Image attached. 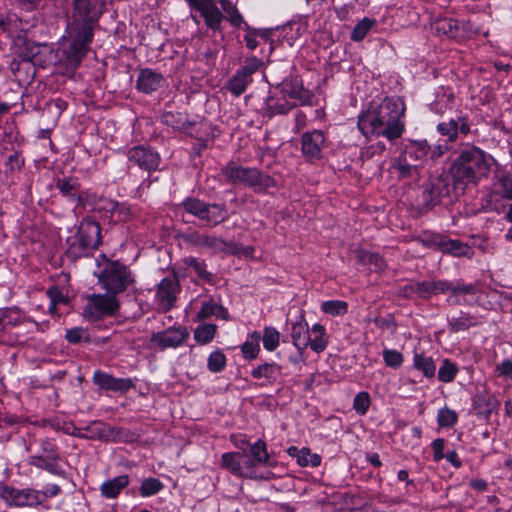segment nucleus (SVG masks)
Returning <instances> with one entry per match:
<instances>
[{"mask_svg": "<svg viewBox=\"0 0 512 512\" xmlns=\"http://www.w3.org/2000/svg\"><path fill=\"white\" fill-rule=\"evenodd\" d=\"M74 9L59 48V61L74 71L87 55L94 37V28L104 12L102 0H74Z\"/></svg>", "mask_w": 512, "mask_h": 512, "instance_id": "obj_1", "label": "nucleus"}, {"mask_svg": "<svg viewBox=\"0 0 512 512\" xmlns=\"http://www.w3.org/2000/svg\"><path fill=\"white\" fill-rule=\"evenodd\" d=\"M405 103L399 97H385L379 104L358 116L357 127L366 136L384 137L388 141L401 138L405 132Z\"/></svg>", "mask_w": 512, "mask_h": 512, "instance_id": "obj_2", "label": "nucleus"}, {"mask_svg": "<svg viewBox=\"0 0 512 512\" xmlns=\"http://www.w3.org/2000/svg\"><path fill=\"white\" fill-rule=\"evenodd\" d=\"M488 171L485 152L476 146L462 149L447 170L460 192H464L469 183L478 182Z\"/></svg>", "mask_w": 512, "mask_h": 512, "instance_id": "obj_3", "label": "nucleus"}, {"mask_svg": "<svg viewBox=\"0 0 512 512\" xmlns=\"http://www.w3.org/2000/svg\"><path fill=\"white\" fill-rule=\"evenodd\" d=\"M221 175L227 183L243 185L253 189L257 194H269V190L277 187V181L271 175L255 167L242 166L230 160L221 167Z\"/></svg>", "mask_w": 512, "mask_h": 512, "instance_id": "obj_4", "label": "nucleus"}, {"mask_svg": "<svg viewBox=\"0 0 512 512\" xmlns=\"http://www.w3.org/2000/svg\"><path fill=\"white\" fill-rule=\"evenodd\" d=\"M458 191H460L459 188L447 171H443L438 176H430L423 185L422 205L426 209H431L442 203L444 199L452 202V199L458 196Z\"/></svg>", "mask_w": 512, "mask_h": 512, "instance_id": "obj_5", "label": "nucleus"}, {"mask_svg": "<svg viewBox=\"0 0 512 512\" xmlns=\"http://www.w3.org/2000/svg\"><path fill=\"white\" fill-rule=\"evenodd\" d=\"M182 205L185 212L198 218L211 228L226 222L230 217L228 206L225 202L210 203L195 197H188L183 201Z\"/></svg>", "mask_w": 512, "mask_h": 512, "instance_id": "obj_6", "label": "nucleus"}, {"mask_svg": "<svg viewBox=\"0 0 512 512\" xmlns=\"http://www.w3.org/2000/svg\"><path fill=\"white\" fill-rule=\"evenodd\" d=\"M101 229L97 222L91 219H84L78 228L77 233L68 238V253L74 258L89 255L100 244Z\"/></svg>", "mask_w": 512, "mask_h": 512, "instance_id": "obj_7", "label": "nucleus"}, {"mask_svg": "<svg viewBox=\"0 0 512 512\" xmlns=\"http://www.w3.org/2000/svg\"><path fill=\"white\" fill-rule=\"evenodd\" d=\"M300 151L304 161L317 165L326 159V151L331 146L328 133L322 129H311L300 135Z\"/></svg>", "mask_w": 512, "mask_h": 512, "instance_id": "obj_8", "label": "nucleus"}, {"mask_svg": "<svg viewBox=\"0 0 512 512\" xmlns=\"http://www.w3.org/2000/svg\"><path fill=\"white\" fill-rule=\"evenodd\" d=\"M448 150L447 143L431 146L426 139H406L402 143L400 155L422 168L425 162L436 161Z\"/></svg>", "mask_w": 512, "mask_h": 512, "instance_id": "obj_9", "label": "nucleus"}, {"mask_svg": "<svg viewBox=\"0 0 512 512\" xmlns=\"http://www.w3.org/2000/svg\"><path fill=\"white\" fill-rule=\"evenodd\" d=\"M95 275L102 287L114 296L123 292L133 282L127 267L117 261H107L104 268H99Z\"/></svg>", "mask_w": 512, "mask_h": 512, "instance_id": "obj_10", "label": "nucleus"}, {"mask_svg": "<svg viewBox=\"0 0 512 512\" xmlns=\"http://www.w3.org/2000/svg\"><path fill=\"white\" fill-rule=\"evenodd\" d=\"M275 88L282 93L284 97L298 106H312L314 93L305 88L303 81L299 76H286L282 81L278 82Z\"/></svg>", "mask_w": 512, "mask_h": 512, "instance_id": "obj_11", "label": "nucleus"}, {"mask_svg": "<svg viewBox=\"0 0 512 512\" xmlns=\"http://www.w3.org/2000/svg\"><path fill=\"white\" fill-rule=\"evenodd\" d=\"M263 62L255 57H248L228 80L226 89L235 97L241 96L253 83V75L259 70Z\"/></svg>", "mask_w": 512, "mask_h": 512, "instance_id": "obj_12", "label": "nucleus"}, {"mask_svg": "<svg viewBox=\"0 0 512 512\" xmlns=\"http://www.w3.org/2000/svg\"><path fill=\"white\" fill-rule=\"evenodd\" d=\"M119 303L116 297L108 294H92L87 297L84 316L90 321L100 320L117 312Z\"/></svg>", "mask_w": 512, "mask_h": 512, "instance_id": "obj_13", "label": "nucleus"}, {"mask_svg": "<svg viewBox=\"0 0 512 512\" xmlns=\"http://www.w3.org/2000/svg\"><path fill=\"white\" fill-rule=\"evenodd\" d=\"M41 451L42 454L30 456L28 463L37 468L46 470L52 475L59 477L65 476V470L59 464L60 456L57 452L56 445L51 440H42Z\"/></svg>", "mask_w": 512, "mask_h": 512, "instance_id": "obj_14", "label": "nucleus"}, {"mask_svg": "<svg viewBox=\"0 0 512 512\" xmlns=\"http://www.w3.org/2000/svg\"><path fill=\"white\" fill-rule=\"evenodd\" d=\"M450 293L447 298L449 305H462V306H473L478 303L476 298L477 293L480 291L479 286L476 283H465L463 280H448Z\"/></svg>", "mask_w": 512, "mask_h": 512, "instance_id": "obj_15", "label": "nucleus"}, {"mask_svg": "<svg viewBox=\"0 0 512 512\" xmlns=\"http://www.w3.org/2000/svg\"><path fill=\"white\" fill-rule=\"evenodd\" d=\"M295 108L290 100L282 95L275 87L268 92L267 97L264 99L263 106L260 113L264 118L271 120L278 115H287Z\"/></svg>", "mask_w": 512, "mask_h": 512, "instance_id": "obj_16", "label": "nucleus"}, {"mask_svg": "<svg viewBox=\"0 0 512 512\" xmlns=\"http://www.w3.org/2000/svg\"><path fill=\"white\" fill-rule=\"evenodd\" d=\"M189 7L200 13L209 29L221 31L224 16L213 0H189Z\"/></svg>", "mask_w": 512, "mask_h": 512, "instance_id": "obj_17", "label": "nucleus"}, {"mask_svg": "<svg viewBox=\"0 0 512 512\" xmlns=\"http://www.w3.org/2000/svg\"><path fill=\"white\" fill-rule=\"evenodd\" d=\"M181 292L178 278L173 273L162 277V313H167L175 306L177 295Z\"/></svg>", "mask_w": 512, "mask_h": 512, "instance_id": "obj_18", "label": "nucleus"}, {"mask_svg": "<svg viewBox=\"0 0 512 512\" xmlns=\"http://www.w3.org/2000/svg\"><path fill=\"white\" fill-rule=\"evenodd\" d=\"M450 289L447 279L416 281L417 299L430 300L433 296L447 294Z\"/></svg>", "mask_w": 512, "mask_h": 512, "instance_id": "obj_19", "label": "nucleus"}, {"mask_svg": "<svg viewBox=\"0 0 512 512\" xmlns=\"http://www.w3.org/2000/svg\"><path fill=\"white\" fill-rule=\"evenodd\" d=\"M128 159L131 163L138 165L147 171L155 170L158 166L159 156L144 147H133L128 151Z\"/></svg>", "mask_w": 512, "mask_h": 512, "instance_id": "obj_20", "label": "nucleus"}, {"mask_svg": "<svg viewBox=\"0 0 512 512\" xmlns=\"http://www.w3.org/2000/svg\"><path fill=\"white\" fill-rule=\"evenodd\" d=\"M95 384L101 389L114 392H126L132 387V381L129 378H116L108 373L96 371L93 376Z\"/></svg>", "mask_w": 512, "mask_h": 512, "instance_id": "obj_21", "label": "nucleus"}, {"mask_svg": "<svg viewBox=\"0 0 512 512\" xmlns=\"http://www.w3.org/2000/svg\"><path fill=\"white\" fill-rule=\"evenodd\" d=\"M250 374L253 379L264 380L261 386L273 385L282 374V366L274 361L264 362L254 367Z\"/></svg>", "mask_w": 512, "mask_h": 512, "instance_id": "obj_22", "label": "nucleus"}, {"mask_svg": "<svg viewBox=\"0 0 512 512\" xmlns=\"http://www.w3.org/2000/svg\"><path fill=\"white\" fill-rule=\"evenodd\" d=\"M162 124L190 136H194L195 126L197 125L196 122L189 121L187 115L181 112H162Z\"/></svg>", "mask_w": 512, "mask_h": 512, "instance_id": "obj_23", "label": "nucleus"}, {"mask_svg": "<svg viewBox=\"0 0 512 512\" xmlns=\"http://www.w3.org/2000/svg\"><path fill=\"white\" fill-rule=\"evenodd\" d=\"M391 168L396 173L398 180L414 181L420 176V169L418 164H415L399 154L391 164Z\"/></svg>", "mask_w": 512, "mask_h": 512, "instance_id": "obj_24", "label": "nucleus"}, {"mask_svg": "<svg viewBox=\"0 0 512 512\" xmlns=\"http://www.w3.org/2000/svg\"><path fill=\"white\" fill-rule=\"evenodd\" d=\"M286 452L290 457L295 458L301 467H318L322 461V457L317 453H312L309 447L290 446Z\"/></svg>", "mask_w": 512, "mask_h": 512, "instance_id": "obj_25", "label": "nucleus"}, {"mask_svg": "<svg viewBox=\"0 0 512 512\" xmlns=\"http://www.w3.org/2000/svg\"><path fill=\"white\" fill-rule=\"evenodd\" d=\"M356 261L359 265L371 267L375 273H383L387 269V263L383 256L377 252L359 249L356 251Z\"/></svg>", "mask_w": 512, "mask_h": 512, "instance_id": "obj_26", "label": "nucleus"}, {"mask_svg": "<svg viewBox=\"0 0 512 512\" xmlns=\"http://www.w3.org/2000/svg\"><path fill=\"white\" fill-rule=\"evenodd\" d=\"M412 367L421 372L427 379H433L437 370L433 357L426 355L423 351L417 350L413 351Z\"/></svg>", "mask_w": 512, "mask_h": 512, "instance_id": "obj_27", "label": "nucleus"}, {"mask_svg": "<svg viewBox=\"0 0 512 512\" xmlns=\"http://www.w3.org/2000/svg\"><path fill=\"white\" fill-rule=\"evenodd\" d=\"M291 338L296 349L306 350L308 347L310 343V328L303 315H301L299 321L292 324Z\"/></svg>", "mask_w": 512, "mask_h": 512, "instance_id": "obj_28", "label": "nucleus"}, {"mask_svg": "<svg viewBox=\"0 0 512 512\" xmlns=\"http://www.w3.org/2000/svg\"><path fill=\"white\" fill-rule=\"evenodd\" d=\"M477 325L476 317L462 310L458 312V315H453L447 319V327L450 333L467 331Z\"/></svg>", "mask_w": 512, "mask_h": 512, "instance_id": "obj_29", "label": "nucleus"}, {"mask_svg": "<svg viewBox=\"0 0 512 512\" xmlns=\"http://www.w3.org/2000/svg\"><path fill=\"white\" fill-rule=\"evenodd\" d=\"M446 234L434 232L430 230H423L413 237V240L423 247L435 251H442Z\"/></svg>", "mask_w": 512, "mask_h": 512, "instance_id": "obj_30", "label": "nucleus"}, {"mask_svg": "<svg viewBox=\"0 0 512 512\" xmlns=\"http://www.w3.org/2000/svg\"><path fill=\"white\" fill-rule=\"evenodd\" d=\"M329 344V337L324 325L315 323L310 329V343L308 347L315 353L323 352Z\"/></svg>", "mask_w": 512, "mask_h": 512, "instance_id": "obj_31", "label": "nucleus"}, {"mask_svg": "<svg viewBox=\"0 0 512 512\" xmlns=\"http://www.w3.org/2000/svg\"><path fill=\"white\" fill-rule=\"evenodd\" d=\"M441 252L443 254H449L453 257L467 258H471L474 254L473 249L468 244L458 239H451L449 236H446Z\"/></svg>", "mask_w": 512, "mask_h": 512, "instance_id": "obj_32", "label": "nucleus"}, {"mask_svg": "<svg viewBox=\"0 0 512 512\" xmlns=\"http://www.w3.org/2000/svg\"><path fill=\"white\" fill-rule=\"evenodd\" d=\"M188 331L185 327H171L162 331V349L170 347L176 348L182 345L188 337Z\"/></svg>", "mask_w": 512, "mask_h": 512, "instance_id": "obj_33", "label": "nucleus"}, {"mask_svg": "<svg viewBox=\"0 0 512 512\" xmlns=\"http://www.w3.org/2000/svg\"><path fill=\"white\" fill-rule=\"evenodd\" d=\"M185 264L188 268L192 269L199 279L209 285H215L216 276L207 270V264L205 260L198 259L194 256L185 258Z\"/></svg>", "mask_w": 512, "mask_h": 512, "instance_id": "obj_34", "label": "nucleus"}, {"mask_svg": "<svg viewBox=\"0 0 512 512\" xmlns=\"http://www.w3.org/2000/svg\"><path fill=\"white\" fill-rule=\"evenodd\" d=\"M433 29L438 35L451 39H459V20L449 17L439 18L434 22Z\"/></svg>", "mask_w": 512, "mask_h": 512, "instance_id": "obj_35", "label": "nucleus"}, {"mask_svg": "<svg viewBox=\"0 0 512 512\" xmlns=\"http://www.w3.org/2000/svg\"><path fill=\"white\" fill-rule=\"evenodd\" d=\"M189 240L196 246L210 248L215 252H222L224 250L225 240L216 236L202 235L194 232L190 234Z\"/></svg>", "mask_w": 512, "mask_h": 512, "instance_id": "obj_36", "label": "nucleus"}, {"mask_svg": "<svg viewBox=\"0 0 512 512\" xmlns=\"http://www.w3.org/2000/svg\"><path fill=\"white\" fill-rule=\"evenodd\" d=\"M160 86V76L150 69L140 71L137 79V88L145 93L156 91Z\"/></svg>", "mask_w": 512, "mask_h": 512, "instance_id": "obj_37", "label": "nucleus"}, {"mask_svg": "<svg viewBox=\"0 0 512 512\" xmlns=\"http://www.w3.org/2000/svg\"><path fill=\"white\" fill-rule=\"evenodd\" d=\"M129 484V478L126 475L115 477L112 480L102 483L100 490L101 494L109 499L116 498L120 491Z\"/></svg>", "mask_w": 512, "mask_h": 512, "instance_id": "obj_38", "label": "nucleus"}, {"mask_svg": "<svg viewBox=\"0 0 512 512\" xmlns=\"http://www.w3.org/2000/svg\"><path fill=\"white\" fill-rule=\"evenodd\" d=\"M104 433L105 425L100 422H95L91 426H86L84 428L72 426V431H66V434L79 438H100Z\"/></svg>", "mask_w": 512, "mask_h": 512, "instance_id": "obj_39", "label": "nucleus"}, {"mask_svg": "<svg viewBox=\"0 0 512 512\" xmlns=\"http://www.w3.org/2000/svg\"><path fill=\"white\" fill-rule=\"evenodd\" d=\"M106 211L111 213V219L115 222L126 221L130 214V208L126 203H118L115 201H106L105 206L103 207Z\"/></svg>", "mask_w": 512, "mask_h": 512, "instance_id": "obj_40", "label": "nucleus"}, {"mask_svg": "<svg viewBox=\"0 0 512 512\" xmlns=\"http://www.w3.org/2000/svg\"><path fill=\"white\" fill-rule=\"evenodd\" d=\"M458 372V365L451 359L444 358L438 369V380L442 383H451L455 380Z\"/></svg>", "mask_w": 512, "mask_h": 512, "instance_id": "obj_41", "label": "nucleus"}, {"mask_svg": "<svg viewBox=\"0 0 512 512\" xmlns=\"http://www.w3.org/2000/svg\"><path fill=\"white\" fill-rule=\"evenodd\" d=\"M349 304L344 300H327L323 301L320 310L332 317L344 316L348 312Z\"/></svg>", "mask_w": 512, "mask_h": 512, "instance_id": "obj_42", "label": "nucleus"}, {"mask_svg": "<svg viewBox=\"0 0 512 512\" xmlns=\"http://www.w3.org/2000/svg\"><path fill=\"white\" fill-rule=\"evenodd\" d=\"M240 460V452H225L221 455V467L239 477L242 474Z\"/></svg>", "mask_w": 512, "mask_h": 512, "instance_id": "obj_43", "label": "nucleus"}, {"mask_svg": "<svg viewBox=\"0 0 512 512\" xmlns=\"http://www.w3.org/2000/svg\"><path fill=\"white\" fill-rule=\"evenodd\" d=\"M217 332V325L213 323H204L198 325L194 330V339L201 345L212 342Z\"/></svg>", "mask_w": 512, "mask_h": 512, "instance_id": "obj_44", "label": "nucleus"}, {"mask_svg": "<svg viewBox=\"0 0 512 512\" xmlns=\"http://www.w3.org/2000/svg\"><path fill=\"white\" fill-rule=\"evenodd\" d=\"M227 366V357L224 352L217 348L212 351L207 358V369L211 373H220Z\"/></svg>", "mask_w": 512, "mask_h": 512, "instance_id": "obj_45", "label": "nucleus"}, {"mask_svg": "<svg viewBox=\"0 0 512 512\" xmlns=\"http://www.w3.org/2000/svg\"><path fill=\"white\" fill-rule=\"evenodd\" d=\"M250 456L256 460L259 465H270V456L267 451V444L264 440L258 439L255 443L250 445Z\"/></svg>", "mask_w": 512, "mask_h": 512, "instance_id": "obj_46", "label": "nucleus"}, {"mask_svg": "<svg viewBox=\"0 0 512 512\" xmlns=\"http://www.w3.org/2000/svg\"><path fill=\"white\" fill-rule=\"evenodd\" d=\"M263 347L269 352L277 349L280 342V332L272 326H266L262 335Z\"/></svg>", "mask_w": 512, "mask_h": 512, "instance_id": "obj_47", "label": "nucleus"}, {"mask_svg": "<svg viewBox=\"0 0 512 512\" xmlns=\"http://www.w3.org/2000/svg\"><path fill=\"white\" fill-rule=\"evenodd\" d=\"M458 419L457 412L447 406L437 412V424L440 428H451L457 424Z\"/></svg>", "mask_w": 512, "mask_h": 512, "instance_id": "obj_48", "label": "nucleus"}, {"mask_svg": "<svg viewBox=\"0 0 512 512\" xmlns=\"http://www.w3.org/2000/svg\"><path fill=\"white\" fill-rule=\"evenodd\" d=\"M382 357L385 365L394 370L399 369L404 363V355L396 349L385 348Z\"/></svg>", "mask_w": 512, "mask_h": 512, "instance_id": "obj_49", "label": "nucleus"}, {"mask_svg": "<svg viewBox=\"0 0 512 512\" xmlns=\"http://www.w3.org/2000/svg\"><path fill=\"white\" fill-rule=\"evenodd\" d=\"M374 23L375 20L369 19L367 17L360 20L352 30L351 40L355 42L362 41L367 36L369 31L372 29Z\"/></svg>", "mask_w": 512, "mask_h": 512, "instance_id": "obj_50", "label": "nucleus"}, {"mask_svg": "<svg viewBox=\"0 0 512 512\" xmlns=\"http://www.w3.org/2000/svg\"><path fill=\"white\" fill-rule=\"evenodd\" d=\"M21 489H17L8 485H0V498L8 505L20 507Z\"/></svg>", "mask_w": 512, "mask_h": 512, "instance_id": "obj_51", "label": "nucleus"}, {"mask_svg": "<svg viewBox=\"0 0 512 512\" xmlns=\"http://www.w3.org/2000/svg\"><path fill=\"white\" fill-rule=\"evenodd\" d=\"M223 10L228 14V21L230 24L236 28L244 26V23H246L243 19L242 14L239 12L237 7L233 5L228 0H222L221 1Z\"/></svg>", "mask_w": 512, "mask_h": 512, "instance_id": "obj_52", "label": "nucleus"}, {"mask_svg": "<svg viewBox=\"0 0 512 512\" xmlns=\"http://www.w3.org/2000/svg\"><path fill=\"white\" fill-rule=\"evenodd\" d=\"M21 503L20 507L24 506H36L43 503V495L40 494V490L33 488L21 489Z\"/></svg>", "mask_w": 512, "mask_h": 512, "instance_id": "obj_53", "label": "nucleus"}, {"mask_svg": "<svg viewBox=\"0 0 512 512\" xmlns=\"http://www.w3.org/2000/svg\"><path fill=\"white\" fill-rule=\"evenodd\" d=\"M371 405V397L370 394L367 391H361L356 394L353 400V409L355 412L360 415L364 416L369 410V407Z\"/></svg>", "mask_w": 512, "mask_h": 512, "instance_id": "obj_54", "label": "nucleus"}, {"mask_svg": "<svg viewBox=\"0 0 512 512\" xmlns=\"http://www.w3.org/2000/svg\"><path fill=\"white\" fill-rule=\"evenodd\" d=\"M436 131L444 137H447L448 142H455L457 140V123L454 119L449 121L439 122L436 126Z\"/></svg>", "mask_w": 512, "mask_h": 512, "instance_id": "obj_55", "label": "nucleus"}, {"mask_svg": "<svg viewBox=\"0 0 512 512\" xmlns=\"http://www.w3.org/2000/svg\"><path fill=\"white\" fill-rule=\"evenodd\" d=\"M259 465L255 459L252 457H248L246 454L241 453L240 466L242 470V474H239V477H245L248 479H255L256 476V466Z\"/></svg>", "mask_w": 512, "mask_h": 512, "instance_id": "obj_56", "label": "nucleus"}, {"mask_svg": "<svg viewBox=\"0 0 512 512\" xmlns=\"http://www.w3.org/2000/svg\"><path fill=\"white\" fill-rule=\"evenodd\" d=\"M56 187L64 196L74 200L75 192L78 190V183L71 178H63L57 181Z\"/></svg>", "mask_w": 512, "mask_h": 512, "instance_id": "obj_57", "label": "nucleus"}, {"mask_svg": "<svg viewBox=\"0 0 512 512\" xmlns=\"http://www.w3.org/2000/svg\"><path fill=\"white\" fill-rule=\"evenodd\" d=\"M66 339L71 344H78L82 341H89V334L86 329L82 327H73L66 331Z\"/></svg>", "mask_w": 512, "mask_h": 512, "instance_id": "obj_58", "label": "nucleus"}, {"mask_svg": "<svg viewBox=\"0 0 512 512\" xmlns=\"http://www.w3.org/2000/svg\"><path fill=\"white\" fill-rule=\"evenodd\" d=\"M216 304L217 303L212 300L202 303L200 310L195 316V321H205L206 319L214 316V314H216Z\"/></svg>", "mask_w": 512, "mask_h": 512, "instance_id": "obj_59", "label": "nucleus"}, {"mask_svg": "<svg viewBox=\"0 0 512 512\" xmlns=\"http://www.w3.org/2000/svg\"><path fill=\"white\" fill-rule=\"evenodd\" d=\"M241 353L244 359L251 361L258 357L260 352V345L250 341H245L241 346Z\"/></svg>", "mask_w": 512, "mask_h": 512, "instance_id": "obj_60", "label": "nucleus"}, {"mask_svg": "<svg viewBox=\"0 0 512 512\" xmlns=\"http://www.w3.org/2000/svg\"><path fill=\"white\" fill-rule=\"evenodd\" d=\"M160 489V482L157 479H145L140 487V493L143 497L156 494Z\"/></svg>", "mask_w": 512, "mask_h": 512, "instance_id": "obj_61", "label": "nucleus"}, {"mask_svg": "<svg viewBox=\"0 0 512 512\" xmlns=\"http://www.w3.org/2000/svg\"><path fill=\"white\" fill-rule=\"evenodd\" d=\"M501 196L504 199L512 200V174H505L499 178Z\"/></svg>", "mask_w": 512, "mask_h": 512, "instance_id": "obj_62", "label": "nucleus"}, {"mask_svg": "<svg viewBox=\"0 0 512 512\" xmlns=\"http://www.w3.org/2000/svg\"><path fill=\"white\" fill-rule=\"evenodd\" d=\"M47 294L51 300V304L49 306L50 312H53L55 310L57 304H60V303L65 304L67 302V299L65 298L62 291L58 287L50 288L48 290Z\"/></svg>", "mask_w": 512, "mask_h": 512, "instance_id": "obj_63", "label": "nucleus"}, {"mask_svg": "<svg viewBox=\"0 0 512 512\" xmlns=\"http://www.w3.org/2000/svg\"><path fill=\"white\" fill-rule=\"evenodd\" d=\"M446 440L444 438H436L431 442V448L433 450V460L435 462H440L444 459V448H445Z\"/></svg>", "mask_w": 512, "mask_h": 512, "instance_id": "obj_64", "label": "nucleus"}]
</instances>
